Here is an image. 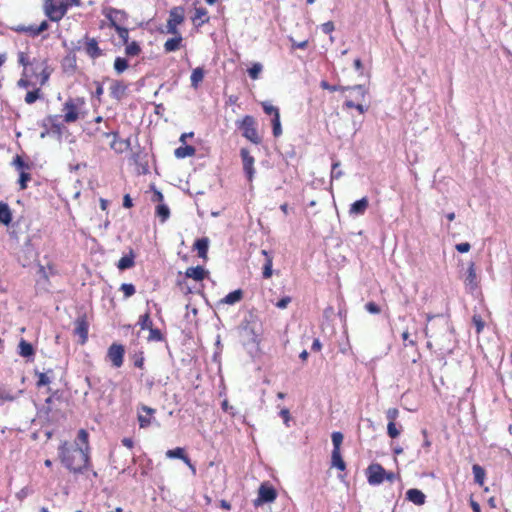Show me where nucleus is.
I'll list each match as a JSON object with an SVG mask.
<instances>
[{
	"mask_svg": "<svg viewBox=\"0 0 512 512\" xmlns=\"http://www.w3.org/2000/svg\"><path fill=\"white\" fill-rule=\"evenodd\" d=\"M103 136L105 137H110L112 136L113 137V140L112 142L110 143V147L111 149L117 151V152H121L122 149L120 148H117L116 144H117V137H118V133L117 132H103L102 134Z\"/></svg>",
	"mask_w": 512,
	"mask_h": 512,
	"instance_id": "54",
	"label": "nucleus"
},
{
	"mask_svg": "<svg viewBox=\"0 0 512 512\" xmlns=\"http://www.w3.org/2000/svg\"><path fill=\"white\" fill-rule=\"evenodd\" d=\"M85 101L83 98H69L63 106L64 116L63 120L66 123H73L79 119V111L84 106Z\"/></svg>",
	"mask_w": 512,
	"mask_h": 512,
	"instance_id": "3",
	"label": "nucleus"
},
{
	"mask_svg": "<svg viewBox=\"0 0 512 512\" xmlns=\"http://www.w3.org/2000/svg\"><path fill=\"white\" fill-rule=\"evenodd\" d=\"M40 68H41V71H40V85L43 86L46 84V82L48 81L49 77H50V71L48 70V66H47V62L46 61H42L40 63Z\"/></svg>",
	"mask_w": 512,
	"mask_h": 512,
	"instance_id": "37",
	"label": "nucleus"
},
{
	"mask_svg": "<svg viewBox=\"0 0 512 512\" xmlns=\"http://www.w3.org/2000/svg\"><path fill=\"white\" fill-rule=\"evenodd\" d=\"M106 17L110 21L111 26L116 28L117 26H121V24L127 20L128 15L124 10L110 8Z\"/></svg>",
	"mask_w": 512,
	"mask_h": 512,
	"instance_id": "12",
	"label": "nucleus"
},
{
	"mask_svg": "<svg viewBox=\"0 0 512 512\" xmlns=\"http://www.w3.org/2000/svg\"><path fill=\"white\" fill-rule=\"evenodd\" d=\"M455 248L460 253H466L470 250L471 246L468 242H463V243L457 244Z\"/></svg>",
	"mask_w": 512,
	"mask_h": 512,
	"instance_id": "64",
	"label": "nucleus"
},
{
	"mask_svg": "<svg viewBox=\"0 0 512 512\" xmlns=\"http://www.w3.org/2000/svg\"><path fill=\"white\" fill-rule=\"evenodd\" d=\"M182 41H183V38L180 33H178V35H174L173 38L168 39L164 43L165 52L170 53V52L177 51L180 48Z\"/></svg>",
	"mask_w": 512,
	"mask_h": 512,
	"instance_id": "18",
	"label": "nucleus"
},
{
	"mask_svg": "<svg viewBox=\"0 0 512 512\" xmlns=\"http://www.w3.org/2000/svg\"><path fill=\"white\" fill-rule=\"evenodd\" d=\"M31 179V175L29 173H26L24 171H21L20 177H19V185L20 189L24 190L27 187V182Z\"/></svg>",
	"mask_w": 512,
	"mask_h": 512,
	"instance_id": "55",
	"label": "nucleus"
},
{
	"mask_svg": "<svg viewBox=\"0 0 512 512\" xmlns=\"http://www.w3.org/2000/svg\"><path fill=\"white\" fill-rule=\"evenodd\" d=\"M331 467H335L341 471L345 470L346 464L341 456L340 450H332Z\"/></svg>",
	"mask_w": 512,
	"mask_h": 512,
	"instance_id": "25",
	"label": "nucleus"
},
{
	"mask_svg": "<svg viewBox=\"0 0 512 512\" xmlns=\"http://www.w3.org/2000/svg\"><path fill=\"white\" fill-rule=\"evenodd\" d=\"M272 133L274 137H279L282 135V127H281V121H280V114L275 115L272 117Z\"/></svg>",
	"mask_w": 512,
	"mask_h": 512,
	"instance_id": "35",
	"label": "nucleus"
},
{
	"mask_svg": "<svg viewBox=\"0 0 512 512\" xmlns=\"http://www.w3.org/2000/svg\"><path fill=\"white\" fill-rule=\"evenodd\" d=\"M186 277L192 278L196 281H201L206 275V271L201 266L189 267L185 272Z\"/></svg>",
	"mask_w": 512,
	"mask_h": 512,
	"instance_id": "21",
	"label": "nucleus"
},
{
	"mask_svg": "<svg viewBox=\"0 0 512 512\" xmlns=\"http://www.w3.org/2000/svg\"><path fill=\"white\" fill-rule=\"evenodd\" d=\"M208 12L203 7L195 8L194 16L192 17V21L196 26H201L204 23L209 21V17L207 16Z\"/></svg>",
	"mask_w": 512,
	"mask_h": 512,
	"instance_id": "20",
	"label": "nucleus"
},
{
	"mask_svg": "<svg viewBox=\"0 0 512 512\" xmlns=\"http://www.w3.org/2000/svg\"><path fill=\"white\" fill-rule=\"evenodd\" d=\"M58 119H59L58 115H50L45 119V121L47 123H45L44 126L50 125L51 130L54 133L61 135L62 134V125L58 122Z\"/></svg>",
	"mask_w": 512,
	"mask_h": 512,
	"instance_id": "28",
	"label": "nucleus"
},
{
	"mask_svg": "<svg viewBox=\"0 0 512 512\" xmlns=\"http://www.w3.org/2000/svg\"><path fill=\"white\" fill-rule=\"evenodd\" d=\"M406 498L407 500L416 505H423L426 500L425 494L421 490L416 488L409 489L406 492Z\"/></svg>",
	"mask_w": 512,
	"mask_h": 512,
	"instance_id": "17",
	"label": "nucleus"
},
{
	"mask_svg": "<svg viewBox=\"0 0 512 512\" xmlns=\"http://www.w3.org/2000/svg\"><path fill=\"white\" fill-rule=\"evenodd\" d=\"M263 66L261 63H254L249 69L248 74L251 79L256 80L259 78L260 73L262 72Z\"/></svg>",
	"mask_w": 512,
	"mask_h": 512,
	"instance_id": "42",
	"label": "nucleus"
},
{
	"mask_svg": "<svg viewBox=\"0 0 512 512\" xmlns=\"http://www.w3.org/2000/svg\"><path fill=\"white\" fill-rule=\"evenodd\" d=\"M31 85L28 80L27 70H24L22 73V77L18 80L17 86L20 88H28Z\"/></svg>",
	"mask_w": 512,
	"mask_h": 512,
	"instance_id": "56",
	"label": "nucleus"
},
{
	"mask_svg": "<svg viewBox=\"0 0 512 512\" xmlns=\"http://www.w3.org/2000/svg\"><path fill=\"white\" fill-rule=\"evenodd\" d=\"M117 35L123 41V44H127L129 42V30L122 26H117L115 28Z\"/></svg>",
	"mask_w": 512,
	"mask_h": 512,
	"instance_id": "47",
	"label": "nucleus"
},
{
	"mask_svg": "<svg viewBox=\"0 0 512 512\" xmlns=\"http://www.w3.org/2000/svg\"><path fill=\"white\" fill-rule=\"evenodd\" d=\"M17 398L10 390L0 387V405L5 401H14Z\"/></svg>",
	"mask_w": 512,
	"mask_h": 512,
	"instance_id": "40",
	"label": "nucleus"
},
{
	"mask_svg": "<svg viewBox=\"0 0 512 512\" xmlns=\"http://www.w3.org/2000/svg\"><path fill=\"white\" fill-rule=\"evenodd\" d=\"M204 78V70L201 67H197L192 71L190 76L191 86L193 88H197L199 83L203 81Z\"/></svg>",
	"mask_w": 512,
	"mask_h": 512,
	"instance_id": "30",
	"label": "nucleus"
},
{
	"mask_svg": "<svg viewBox=\"0 0 512 512\" xmlns=\"http://www.w3.org/2000/svg\"><path fill=\"white\" fill-rule=\"evenodd\" d=\"M50 382H51V379L46 373H38V381H37L38 387L46 386V385L50 384Z\"/></svg>",
	"mask_w": 512,
	"mask_h": 512,
	"instance_id": "58",
	"label": "nucleus"
},
{
	"mask_svg": "<svg viewBox=\"0 0 512 512\" xmlns=\"http://www.w3.org/2000/svg\"><path fill=\"white\" fill-rule=\"evenodd\" d=\"M41 97L40 89L29 91L25 96V102L27 104H33Z\"/></svg>",
	"mask_w": 512,
	"mask_h": 512,
	"instance_id": "46",
	"label": "nucleus"
},
{
	"mask_svg": "<svg viewBox=\"0 0 512 512\" xmlns=\"http://www.w3.org/2000/svg\"><path fill=\"white\" fill-rule=\"evenodd\" d=\"M348 90H353V91L356 92L355 98L357 100H363L365 98L366 93H367L366 89L362 85H355V86L349 87Z\"/></svg>",
	"mask_w": 512,
	"mask_h": 512,
	"instance_id": "52",
	"label": "nucleus"
},
{
	"mask_svg": "<svg viewBox=\"0 0 512 512\" xmlns=\"http://www.w3.org/2000/svg\"><path fill=\"white\" fill-rule=\"evenodd\" d=\"M134 255L131 252L129 255H125L120 258L117 263V267L119 270H126L134 266Z\"/></svg>",
	"mask_w": 512,
	"mask_h": 512,
	"instance_id": "29",
	"label": "nucleus"
},
{
	"mask_svg": "<svg viewBox=\"0 0 512 512\" xmlns=\"http://www.w3.org/2000/svg\"><path fill=\"white\" fill-rule=\"evenodd\" d=\"M124 353V347L120 344L114 343L109 347L107 356L112 362V365L119 368L123 364Z\"/></svg>",
	"mask_w": 512,
	"mask_h": 512,
	"instance_id": "10",
	"label": "nucleus"
},
{
	"mask_svg": "<svg viewBox=\"0 0 512 512\" xmlns=\"http://www.w3.org/2000/svg\"><path fill=\"white\" fill-rule=\"evenodd\" d=\"M85 52L93 59L102 55V50L99 48L97 40L88 36L85 37Z\"/></svg>",
	"mask_w": 512,
	"mask_h": 512,
	"instance_id": "13",
	"label": "nucleus"
},
{
	"mask_svg": "<svg viewBox=\"0 0 512 512\" xmlns=\"http://www.w3.org/2000/svg\"><path fill=\"white\" fill-rule=\"evenodd\" d=\"M335 26L332 21L325 22L321 25V30L325 34H330L334 31Z\"/></svg>",
	"mask_w": 512,
	"mask_h": 512,
	"instance_id": "61",
	"label": "nucleus"
},
{
	"mask_svg": "<svg viewBox=\"0 0 512 512\" xmlns=\"http://www.w3.org/2000/svg\"><path fill=\"white\" fill-rule=\"evenodd\" d=\"M148 330H149V336H148L149 341H161L163 339V335L159 329L153 328V326H152Z\"/></svg>",
	"mask_w": 512,
	"mask_h": 512,
	"instance_id": "51",
	"label": "nucleus"
},
{
	"mask_svg": "<svg viewBox=\"0 0 512 512\" xmlns=\"http://www.w3.org/2000/svg\"><path fill=\"white\" fill-rule=\"evenodd\" d=\"M11 29L15 32L27 33L32 37L36 36L35 25H29V26L18 25V26L11 27Z\"/></svg>",
	"mask_w": 512,
	"mask_h": 512,
	"instance_id": "38",
	"label": "nucleus"
},
{
	"mask_svg": "<svg viewBox=\"0 0 512 512\" xmlns=\"http://www.w3.org/2000/svg\"><path fill=\"white\" fill-rule=\"evenodd\" d=\"M365 308L371 314H379L381 312L380 307L374 302L366 303Z\"/></svg>",
	"mask_w": 512,
	"mask_h": 512,
	"instance_id": "60",
	"label": "nucleus"
},
{
	"mask_svg": "<svg viewBox=\"0 0 512 512\" xmlns=\"http://www.w3.org/2000/svg\"><path fill=\"white\" fill-rule=\"evenodd\" d=\"M333 450H340V446L343 442V434L341 432H333L331 435Z\"/></svg>",
	"mask_w": 512,
	"mask_h": 512,
	"instance_id": "48",
	"label": "nucleus"
},
{
	"mask_svg": "<svg viewBox=\"0 0 512 512\" xmlns=\"http://www.w3.org/2000/svg\"><path fill=\"white\" fill-rule=\"evenodd\" d=\"M154 413H155V409H153L149 406H146V405H141L138 408L137 419H138L140 428H147L152 424V421L154 420V417H153Z\"/></svg>",
	"mask_w": 512,
	"mask_h": 512,
	"instance_id": "9",
	"label": "nucleus"
},
{
	"mask_svg": "<svg viewBox=\"0 0 512 512\" xmlns=\"http://www.w3.org/2000/svg\"><path fill=\"white\" fill-rule=\"evenodd\" d=\"M18 63L19 65L24 67V70H26L27 66L35 64V60L31 62L28 54L23 51H20L18 53Z\"/></svg>",
	"mask_w": 512,
	"mask_h": 512,
	"instance_id": "43",
	"label": "nucleus"
},
{
	"mask_svg": "<svg viewBox=\"0 0 512 512\" xmlns=\"http://www.w3.org/2000/svg\"><path fill=\"white\" fill-rule=\"evenodd\" d=\"M262 108L267 115H272L274 117L275 115L280 114L279 109L269 102H262Z\"/></svg>",
	"mask_w": 512,
	"mask_h": 512,
	"instance_id": "49",
	"label": "nucleus"
},
{
	"mask_svg": "<svg viewBox=\"0 0 512 512\" xmlns=\"http://www.w3.org/2000/svg\"><path fill=\"white\" fill-rule=\"evenodd\" d=\"M240 156L242 158L243 170L247 175L248 180L252 181L255 174L254 157L250 155L246 148H242L240 150Z\"/></svg>",
	"mask_w": 512,
	"mask_h": 512,
	"instance_id": "11",
	"label": "nucleus"
},
{
	"mask_svg": "<svg viewBox=\"0 0 512 512\" xmlns=\"http://www.w3.org/2000/svg\"><path fill=\"white\" fill-rule=\"evenodd\" d=\"M237 127L242 131V135L253 144L261 143V137L257 131V123L254 117L246 115L242 120L236 121Z\"/></svg>",
	"mask_w": 512,
	"mask_h": 512,
	"instance_id": "2",
	"label": "nucleus"
},
{
	"mask_svg": "<svg viewBox=\"0 0 512 512\" xmlns=\"http://www.w3.org/2000/svg\"><path fill=\"white\" fill-rule=\"evenodd\" d=\"M339 166H340V162L339 161L334 162L332 164V170H331V178L332 179H339L343 175V172L338 169Z\"/></svg>",
	"mask_w": 512,
	"mask_h": 512,
	"instance_id": "57",
	"label": "nucleus"
},
{
	"mask_svg": "<svg viewBox=\"0 0 512 512\" xmlns=\"http://www.w3.org/2000/svg\"><path fill=\"white\" fill-rule=\"evenodd\" d=\"M128 67V62L125 58L117 57L114 61V69L118 74L123 73Z\"/></svg>",
	"mask_w": 512,
	"mask_h": 512,
	"instance_id": "41",
	"label": "nucleus"
},
{
	"mask_svg": "<svg viewBox=\"0 0 512 512\" xmlns=\"http://www.w3.org/2000/svg\"><path fill=\"white\" fill-rule=\"evenodd\" d=\"M125 45H126L125 53L128 56H137L141 52L140 45L135 41L130 42V43L128 42Z\"/></svg>",
	"mask_w": 512,
	"mask_h": 512,
	"instance_id": "36",
	"label": "nucleus"
},
{
	"mask_svg": "<svg viewBox=\"0 0 512 512\" xmlns=\"http://www.w3.org/2000/svg\"><path fill=\"white\" fill-rule=\"evenodd\" d=\"M89 324L86 316H79L74 322V334L79 337V343L85 344L88 339Z\"/></svg>",
	"mask_w": 512,
	"mask_h": 512,
	"instance_id": "8",
	"label": "nucleus"
},
{
	"mask_svg": "<svg viewBox=\"0 0 512 512\" xmlns=\"http://www.w3.org/2000/svg\"><path fill=\"white\" fill-rule=\"evenodd\" d=\"M156 215L160 221L164 223L170 216L169 207L166 204H158L156 207Z\"/></svg>",
	"mask_w": 512,
	"mask_h": 512,
	"instance_id": "32",
	"label": "nucleus"
},
{
	"mask_svg": "<svg viewBox=\"0 0 512 512\" xmlns=\"http://www.w3.org/2000/svg\"><path fill=\"white\" fill-rule=\"evenodd\" d=\"M12 221L11 210L6 203H0V223L9 225Z\"/></svg>",
	"mask_w": 512,
	"mask_h": 512,
	"instance_id": "27",
	"label": "nucleus"
},
{
	"mask_svg": "<svg viewBox=\"0 0 512 512\" xmlns=\"http://www.w3.org/2000/svg\"><path fill=\"white\" fill-rule=\"evenodd\" d=\"M280 416L282 417V419H283V421H284V424H285L287 427H289V426H290L289 422H290V419H291V418H290V412H289V410H288L287 408H283V409H281V411H280Z\"/></svg>",
	"mask_w": 512,
	"mask_h": 512,
	"instance_id": "62",
	"label": "nucleus"
},
{
	"mask_svg": "<svg viewBox=\"0 0 512 512\" xmlns=\"http://www.w3.org/2000/svg\"><path fill=\"white\" fill-rule=\"evenodd\" d=\"M109 90L112 98L121 100L126 94L127 85L122 81L115 80L111 83Z\"/></svg>",
	"mask_w": 512,
	"mask_h": 512,
	"instance_id": "14",
	"label": "nucleus"
},
{
	"mask_svg": "<svg viewBox=\"0 0 512 512\" xmlns=\"http://www.w3.org/2000/svg\"><path fill=\"white\" fill-rule=\"evenodd\" d=\"M465 285L467 288H469L470 291H473L477 288L478 282L474 263H470L468 266Z\"/></svg>",
	"mask_w": 512,
	"mask_h": 512,
	"instance_id": "16",
	"label": "nucleus"
},
{
	"mask_svg": "<svg viewBox=\"0 0 512 512\" xmlns=\"http://www.w3.org/2000/svg\"><path fill=\"white\" fill-rule=\"evenodd\" d=\"M185 19L184 8L181 6L173 7L169 11V18L166 24V33L172 35H178V25L182 24Z\"/></svg>",
	"mask_w": 512,
	"mask_h": 512,
	"instance_id": "5",
	"label": "nucleus"
},
{
	"mask_svg": "<svg viewBox=\"0 0 512 512\" xmlns=\"http://www.w3.org/2000/svg\"><path fill=\"white\" fill-rule=\"evenodd\" d=\"M369 205L368 199L363 197L351 204L349 213L350 215H363Z\"/></svg>",
	"mask_w": 512,
	"mask_h": 512,
	"instance_id": "15",
	"label": "nucleus"
},
{
	"mask_svg": "<svg viewBox=\"0 0 512 512\" xmlns=\"http://www.w3.org/2000/svg\"><path fill=\"white\" fill-rule=\"evenodd\" d=\"M472 322L475 325L477 334H480L485 326V323L482 320L481 316L478 314L473 315Z\"/></svg>",
	"mask_w": 512,
	"mask_h": 512,
	"instance_id": "53",
	"label": "nucleus"
},
{
	"mask_svg": "<svg viewBox=\"0 0 512 512\" xmlns=\"http://www.w3.org/2000/svg\"><path fill=\"white\" fill-rule=\"evenodd\" d=\"M243 297V292L241 289L234 290L228 293L222 300L221 303L233 305L239 302Z\"/></svg>",
	"mask_w": 512,
	"mask_h": 512,
	"instance_id": "26",
	"label": "nucleus"
},
{
	"mask_svg": "<svg viewBox=\"0 0 512 512\" xmlns=\"http://www.w3.org/2000/svg\"><path fill=\"white\" fill-rule=\"evenodd\" d=\"M166 456L170 459H181L183 462H185V459L188 458V456L185 454V451L181 447H177L175 449L168 450L166 452Z\"/></svg>",
	"mask_w": 512,
	"mask_h": 512,
	"instance_id": "31",
	"label": "nucleus"
},
{
	"mask_svg": "<svg viewBox=\"0 0 512 512\" xmlns=\"http://www.w3.org/2000/svg\"><path fill=\"white\" fill-rule=\"evenodd\" d=\"M45 14L51 21H59L67 12L64 0H45Z\"/></svg>",
	"mask_w": 512,
	"mask_h": 512,
	"instance_id": "4",
	"label": "nucleus"
},
{
	"mask_svg": "<svg viewBox=\"0 0 512 512\" xmlns=\"http://www.w3.org/2000/svg\"><path fill=\"white\" fill-rule=\"evenodd\" d=\"M195 153H196V149L190 145L180 146V147L176 148L174 151V155L178 159H183L186 157L194 156Z\"/></svg>",
	"mask_w": 512,
	"mask_h": 512,
	"instance_id": "22",
	"label": "nucleus"
},
{
	"mask_svg": "<svg viewBox=\"0 0 512 512\" xmlns=\"http://www.w3.org/2000/svg\"><path fill=\"white\" fill-rule=\"evenodd\" d=\"M120 290L124 293L125 298H129L135 294V287L131 283H123Z\"/></svg>",
	"mask_w": 512,
	"mask_h": 512,
	"instance_id": "50",
	"label": "nucleus"
},
{
	"mask_svg": "<svg viewBox=\"0 0 512 512\" xmlns=\"http://www.w3.org/2000/svg\"><path fill=\"white\" fill-rule=\"evenodd\" d=\"M208 247H209V239L207 237L197 239L194 243V248L198 252V257L203 258V259L207 258Z\"/></svg>",
	"mask_w": 512,
	"mask_h": 512,
	"instance_id": "19",
	"label": "nucleus"
},
{
	"mask_svg": "<svg viewBox=\"0 0 512 512\" xmlns=\"http://www.w3.org/2000/svg\"><path fill=\"white\" fill-rule=\"evenodd\" d=\"M291 302V297L289 296H285L283 298H281L277 303H276V307L280 308V309H285L288 304Z\"/></svg>",
	"mask_w": 512,
	"mask_h": 512,
	"instance_id": "63",
	"label": "nucleus"
},
{
	"mask_svg": "<svg viewBox=\"0 0 512 512\" xmlns=\"http://www.w3.org/2000/svg\"><path fill=\"white\" fill-rule=\"evenodd\" d=\"M18 349H19V351H18L19 355L22 357H25V358L32 357L35 353L33 346L24 339L20 340Z\"/></svg>",
	"mask_w": 512,
	"mask_h": 512,
	"instance_id": "23",
	"label": "nucleus"
},
{
	"mask_svg": "<svg viewBox=\"0 0 512 512\" xmlns=\"http://www.w3.org/2000/svg\"><path fill=\"white\" fill-rule=\"evenodd\" d=\"M367 480L370 485H379L385 480L386 471L378 463H372L368 466Z\"/></svg>",
	"mask_w": 512,
	"mask_h": 512,
	"instance_id": "6",
	"label": "nucleus"
},
{
	"mask_svg": "<svg viewBox=\"0 0 512 512\" xmlns=\"http://www.w3.org/2000/svg\"><path fill=\"white\" fill-rule=\"evenodd\" d=\"M59 456L63 465L73 473H81L89 464V451L79 444L63 443L59 447Z\"/></svg>",
	"mask_w": 512,
	"mask_h": 512,
	"instance_id": "1",
	"label": "nucleus"
},
{
	"mask_svg": "<svg viewBox=\"0 0 512 512\" xmlns=\"http://www.w3.org/2000/svg\"><path fill=\"white\" fill-rule=\"evenodd\" d=\"M398 416L399 410L397 408H389L386 411V418L388 419V422H395Z\"/></svg>",
	"mask_w": 512,
	"mask_h": 512,
	"instance_id": "59",
	"label": "nucleus"
},
{
	"mask_svg": "<svg viewBox=\"0 0 512 512\" xmlns=\"http://www.w3.org/2000/svg\"><path fill=\"white\" fill-rule=\"evenodd\" d=\"M401 428H402L401 426H400V428H397L395 422H388L387 434L389 435V437H391L393 439L397 438L401 433Z\"/></svg>",
	"mask_w": 512,
	"mask_h": 512,
	"instance_id": "45",
	"label": "nucleus"
},
{
	"mask_svg": "<svg viewBox=\"0 0 512 512\" xmlns=\"http://www.w3.org/2000/svg\"><path fill=\"white\" fill-rule=\"evenodd\" d=\"M77 441L75 444H79V446H82L84 449H87L89 451V445H88V433L84 429H80L77 436Z\"/></svg>",
	"mask_w": 512,
	"mask_h": 512,
	"instance_id": "39",
	"label": "nucleus"
},
{
	"mask_svg": "<svg viewBox=\"0 0 512 512\" xmlns=\"http://www.w3.org/2000/svg\"><path fill=\"white\" fill-rule=\"evenodd\" d=\"M138 325L142 330L150 329L153 326L149 311L139 317Z\"/></svg>",
	"mask_w": 512,
	"mask_h": 512,
	"instance_id": "34",
	"label": "nucleus"
},
{
	"mask_svg": "<svg viewBox=\"0 0 512 512\" xmlns=\"http://www.w3.org/2000/svg\"><path fill=\"white\" fill-rule=\"evenodd\" d=\"M321 88L325 90H329L331 92L335 91H347L349 89V86H336V85H330L327 81L323 80L320 83Z\"/></svg>",
	"mask_w": 512,
	"mask_h": 512,
	"instance_id": "44",
	"label": "nucleus"
},
{
	"mask_svg": "<svg viewBox=\"0 0 512 512\" xmlns=\"http://www.w3.org/2000/svg\"><path fill=\"white\" fill-rule=\"evenodd\" d=\"M262 254L265 256V263L263 265V277L268 279L272 276L273 273V257L266 250H262Z\"/></svg>",
	"mask_w": 512,
	"mask_h": 512,
	"instance_id": "24",
	"label": "nucleus"
},
{
	"mask_svg": "<svg viewBox=\"0 0 512 512\" xmlns=\"http://www.w3.org/2000/svg\"><path fill=\"white\" fill-rule=\"evenodd\" d=\"M472 471H473L475 482L477 484H479V485H483L484 478H485V471H484V469L481 466L475 464L472 467Z\"/></svg>",
	"mask_w": 512,
	"mask_h": 512,
	"instance_id": "33",
	"label": "nucleus"
},
{
	"mask_svg": "<svg viewBox=\"0 0 512 512\" xmlns=\"http://www.w3.org/2000/svg\"><path fill=\"white\" fill-rule=\"evenodd\" d=\"M277 497L276 490L267 483H262L258 490V497L255 500V505H261L264 503H271Z\"/></svg>",
	"mask_w": 512,
	"mask_h": 512,
	"instance_id": "7",
	"label": "nucleus"
}]
</instances>
